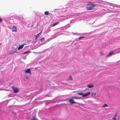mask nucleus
I'll return each mask as SVG.
<instances>
[{"instance_id": "nucleus-1", "label": "nucleus", "mask_w": 120, "mask_h": 120, "mask_svg": "<svg viewBox=\"0 0 120 120\" xmlns=\"http://www.w3.org/2000/svg\"><path fill=\"white\" fill-rule=\"evenodd\" d=\"M87 5L88 6L86 7V9L87 10H94L96 8V7H97L94 4H93L91 2L88 3Z\"/></svg>"}, {"instance_id": "nucleus-2", "label": "nucleus", "mask_w": 120, "mask_h": 120, "mask_svg": "<svg viewBox=\"0 0 120 120\" xmlns=\"http://www.w3.org/2000/svg\"><path fill=\"white\" fill-rule=\"evenodd\" d=\"M12 88L14 90V92L15 93H17L19 92V89L15 87H12Z\"/></svg>"}, {"instance_id": "nucleus-3", "label": "nucleus", "mask_w": 120, "mask_h": 120, "mask_svg": "<svg viewBox=\"0 0 120 120\" xmlns=\"http://www.w3.org/2000/svg\"><path fill=\"white\" fill-rule=\"evenodd\" d=\"M25 73H29L30 75L31 72L30 69L29 68L25 70Z\"/></svg>"}, {"instance_id": "nucleus-4", "label": "nucleus", "mask_w": 120, "mask_h": 120, "mask_svg": "<svg viewBox=\"0 0 120 120\" xmlns=\"http://www.w3.org/2000/svg\"><path fill=\"white\" fill-rule=\"evenodd\" d=\"M68 100L69 102H70L71 104L76 103V102L72 98Z\"/></svg>"}, {"instance_id": "nucleus-5", "label": "nucleus", "mask_w": 120, "mask_h": 120, "mask_svg": "<svg viewBox=\"0 0 120 120\" xmlns=\"http://www.w3.org/2000/svg\"><path fill=\"white\" fill-rule=\"evenodd\" d=\"M90 94V92H88L87 93L85 94H83L82 95L83 97H85L87 96L88 95H89Z\"/></svg>"}, {"instance_id": "nucleus-6", "label": "nucleus", "mask_w": 120, "mask_h": 120, "mask_svg": "<svg viewBox=\"0 0 120 120\" xmlns=\"http://www.w3.org/2000/svg\"><path fill=\"white\" fill-rule=\"evenodd\" d=\"M12 30L13 31L16 32L17 29L16 27L15 26H13L12 28Z\"/></svg>"}, {"instance_id": "nucleus-7", "label": "nucleus", "mask_w": 120, "mask_h": 120, "mask_svg": "<svg viewBox=\"0 0 120 120\" xmlns=\"http://www.w3.org/2000/svg\"><path fill=\"white\" fill-rule=\"evenodd\" d=\"M26 44H24L23 45H19V47L18 48V49H21L23 47H24V45Z\"/></svg>"}, {"instance_id": "nucleus-8", "label": "nucleus", "mask_w": 120, "mask_h": 120, "mask_svg": "<svg viewBox=\"0 0 120 120\" xmlns=\"http://www.w3.org/2000/svg\"><path fill=\"white\" fill-rule=\"evenodd\" d=\"M94 85L93 84H89L88 85L87 87L90 88H91L94 87Z\"/></svg>"}, {"instance_id": "nucleus-9", "label": "nucleus", "mask_w": 120, "mask_h": 120, "mask_svg": "<svg viewBox=\"0 0 120 120\" xmlns=\"http://www.w3.org/2000/svg\"><path fill=\"white\" fill-rule=\"evenodd\" d=\"M72 98L73 99H80L81 98L79 97H72Z\"/></svg>"}, {"instance_id": "nucleus-10", "label": "nucleus", "mask_w": 120, "mask_h": 120, "mask_svg": "<svg viewBox=\"0 0 120 120\" xmlns=\"http://www.w3.org/2000/svg\"><path fill=\"white\" fill-rule=\"evenodd\" d=\"M73 78L72 76L71 75H70L69 77L68 78V80H73Z\"/></svg>"}, {"instance_id": "nucleus-11", "label": "nucleus", "mask_w": 120, "mask_h": 120, "mask_svg": "<svg viewBox=\"0 0 120 120\" xmlns=\"http://www.w3.org/2000/svg\"><path fill=\"white\" fill-rule=\"evenodd\" d=\"M59 24V22H57L55 23H54L53 24L52 26V27H53L55 26L56 25Z\"/></svg>"}, {"instance_id": "nucleus-12", "label": "nucleus", "mask_w": 120, "mask_h": 120, "mask_svg": "<svg viewBox=\"0 0 120 120\" xmlns=\"http://www.w3.org/2000/svg\"><path fill=\"white\" fill-rule=\"evenodd\" d=\"M113 54V52H110L107 55V56L108 57H109L111 56V55Z\"/></svg>"}, {"instance_id": "nucleus-13", "label": "nucleus", "mask_w": 120, "mask_h": 120, "mask_svg": "<svg viewBox=\"0 0 120 120\" xmlns=\"http://www.w3.org/2000/svg\"><path fill=\"white\" fill-rule=\"evenodd\" d=\"M44 13L45 15H48L49 14V11H46Z\"/></svg>"}, {"instance_id": "nucleus-14", "label": "nucleus", "mask_w": 120, "mask_h": 120, "mask_svg": "<svg viewBox=\"0 0 120 120\" xmlns=\"http://www.w3.org/2000/svg\"><path fill=\"white\" fill-rule=\"evenodd\" d=\"M108 106V105L107 104H104V105L102 106V107H107Z\"/></svg>"}, {"instance_id": "nucleus-15", "label": "nucleus", "mask_w": 120, "mask_h": 120, "mask_svg": "<svg viewBox=\"0 0 120 120\" xmlns=\"http://www.w3.org/2000/svg\"><path fill=\"white\" fill-rule=\"evenodd\" d=\"M100 53L101 56H104L105 55V54L101 51L100 52Z\"/></svg>"}, {"instance_id": "nucleus-16", "label": "nucleus", "mask_w": 120, "mask_h": 120, "mask_svg": "<svg viewBox=\"0 0 120 120\" xmlns=\"http://www.w3.org/2000/svg\"><path fill=\"white\" fill-rule=\"evenodd\" d=\"M77 94L79 95H82H82H83V93H77Z\"/></svg>"}, {"instance_id": "nucleus-17", "label": "nucleus", "mask_w": 120, "mask_h": 120, "mask_svg": "<svg viewBox=\"0 0 120 120\" xmlns=\"http://www.w3.org/2000/svg\"><path fill=\"white\" fill-rule=\"evenodd\" d=\"M45 40V38L44 37H43L41 39V42H42L43 41H44Z\"/></svg>"}, {"instance_id": "nucleus-18", "label": "nucleus", "mask_w": 120, "mask_h": 120, "mask_svg": "<svg viewBox=\"0 0 120 120\" xmlns=\"http://www.w3.org/2000/svg\"><path fill=\"white\" fill-rule=\"evenodd\" d=\"M31 120H36V118L34 116L32 117V118L31 119Z\"/></svg>"}, {"instance_id": "nucleus-19", "label": "nucleus", "mask_w": 120, "mask_h": 120, "mask_svg": "<svg viewBox=\"0 0 120 120\" xmlns=\"http://www.w3.org/2000/svg\"><path fill=\"white\" fill-rule=\"evenodd\" d=\"M40 33H38V34H37L36 35V36L38 38V37L39 36V34Z\"/></svg>"}, {"instance_id": "nucleus-20", "label": "nucleus", "mask_w": 120, "mask_h": 120, "mask_svg": "<svg viewBox=\"0 0 120 120\" xmlns=\"http://www.w3.org/2000/svg\"><path fill=\"white\" fill-rule=\"evenodd\" d=\"M85 37H79V40H80L81 38H84Z\"/></svg>"}, {"instance_id": "nucleus-21", "label": "nucleus", "mask_w": 120, "mask_h": 120, "mask_svg": "<svg viewBox=\"0 0 120 120\" xmlns=\"http://www.w3.org/2000/svg\"><path fill=\"white\" fill-rule=\"evenodd\" d=\"M29 51L28 50L27 52H25L23 53V54H26L28 52H29Z\"/></svg>"}, {"instance_id": "nucleus-22", "label": "nucleus", "mask_w": 120, "mask_h": 120, "mask_svg": "<svg viewBox=\"0 0 120 120\" xmlns=\"http://www.w3.org/2000/svg\"><path fill=\"white\" fill-rule=\"evenodd\" d=\"M112 119L113 120H116V118L115 117H113Z\"/></svg>"}, {"instance_id": "nucleus-23", "label": "nucleus", "mask_w": 120, "mask_h": 120, "mask_svg": "<svg viewBox=\"0 0 120 120\" xmlns=\"http://www.w3.org/2000/svg\"><path fill=\"white\" fill-rule=\"evenodd\" d=\"M0 22H2V20L0 18Z\"/></svg>"}, {"instance_id": "nucleus-24", "label": "nucleus", "mask_w": 120, "mask_h": 120, "mask_svg": "<svg viewBox=\"0 0 120 120\" xmlns=\"http://www.w3.org/2000/svg\"><path fill=\"white\" fill-rule=\"evenodd\" d=\"M26 79H27L28 80L29 79L27 77H26Z\"/></svg>"}, {"instance_id": "nucleus-25", "label": "nucleus", "mask_w": 120, "mask_h": 120, "mask_svg": "<svg viewBox=\"0 0 120 120\" xmlns=\"http://www.w3.org/2000/svg\"><path fill=\"white\" fill-rule=\"evenodd\" d=\"M37 38H38V37H37L36 36V37H35V39L36 40H37Z\"/></svg>"}, {"instance_id": "nucleus-26", "label": "nucleus", "mask_w": 120, "mask_h": 120, "mask_svg": "<svg viewBox=\"0 0 120 120\" xmlns=\"http://www.w3.org/2000/svg\"><path fill=\"white\" fill-rule=\"evenodd\" d=\"M42 31H41L39 33L40 34L41 33Z\"/></svg>"}, {"instance_id": "nucleus-27", "label": "nucleus", "mask_w": 120, "mask_h": 120, "mask_svg": "<svg viewBox=\"0 0 120 120\" xmlns=\"http://www.w3.org/2000/svg\"><path fill=\"white\" fill-rule=\"evenodd\" d=\"M1 45V43H0V45Z\"/></svg>"}]
</instances>
